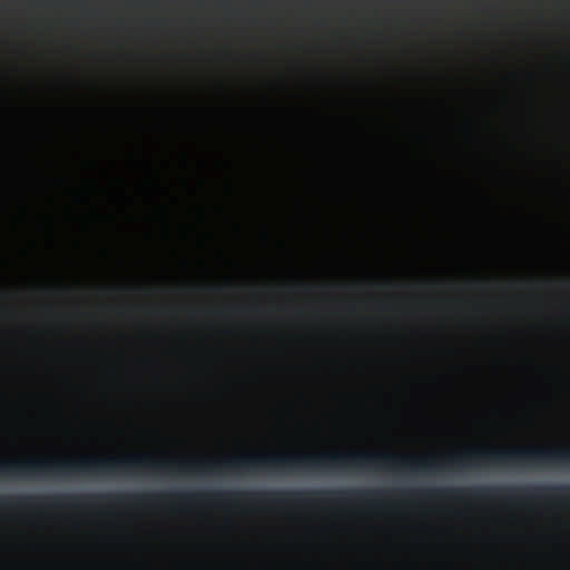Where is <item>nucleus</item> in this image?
Returning a JSON list of instances; mask_svg holds the SVG:
<instances>
[{"label": "nucleus", "mask_w": 570, "mask_h": 570, "mask_svg": "<svg viewBox=\"0 0 570 570\" xmlns=\"http://www.w3.org/2000/svg\"><path fill=\"white\" fill-rule=\"evenodd\" d=\"M433 498L449 500H504L508 502H570V485H529L521 488L438 489L426 491Z\"/></svg>", "instance_id": "nucleus-2"}, {"label": "nucleus", "mask_w": 570, "mask_h": 570, "mask_svg": "<svg viewBox=\"0 0 570 570\" xmlns=\"http://www.w3.org/2000/svg\"><path fill=\"white\" fill-rule=\"evenodd\" d=\"M202 494H198V493H179V495H177V498H179V500L181 501H195L196 499L200 498Z\"/></svg>", "instance_id": "nucleus-4"}, {"label": "nucleus", "mask_w": 570, "mask_h": 570, "mask_svg": "<svg viewBox=\"0 0 570 570\" xmlns=\"http://www.w3.org/2000/svg\"><path fill=\"white\" fill-rule=\"evenodd\" d=\"M161 498L163 495L147 494L55 495L47 499L36 495H21L17 498L0 497V510L10 508L82 509L95 508L98 503H105L109 505V508H116L134 503L141 504Z\"/></svg>", "instance_id": "nucleus-3"}, {"label": "nucleus", "mask_w": 570, "mask_h": 570, "mask_svg": "<svg viewBox=\"0 0 570 570\" xmlns=\"http://www.w3.org/2000/svg\"><path fill=\"white\" fill-rule=\"evenodd\" d=\"M384 495L383 490H320V491H274L244 493H209L213 500L222 501L237 497L255 504L264 505H316L357 502L374 504Z\"/></svg>", "instance_id": "nucleus-1"}]
</instances>
